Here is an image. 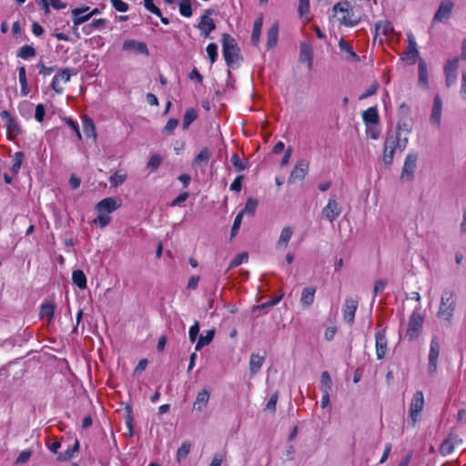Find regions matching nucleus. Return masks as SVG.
I'll list each match as a JSON object with an SVG mask.
<instances>
[{
	"instance_id": "a19ab883",
	"label": "nucleus",
	"mask_w": 466,
	"mask_h": 466,
	"mask_svg": "<svg viewBox=\"0 0 466 466\" xmlns=\"http://www.w3.org/2000/svg\"><path fill=\"white\" fill-rule=\"evenodd\" d=\"M191 443L188 441H185L182 442L181 446L178 448L177 451V460L181 461L186 459L190 451Z\"/></svg>"
},
{
	"instance_id": "f704fd0d",
	"label": "nucleus",
	"mask_w": 466,
	"mask_h": 466,
	"mask_svg": "<svg viewBox=\"0 0 466 466\" xmlns=\"http://www.w3.org/2000/svg\"><path fill=\"white\" fill-rule=\"evenodd\" d=\"M363 120L366 125L378 124L380 116L375 107H370L363 112Z\"/></svg>"
},
{
	"instance_id": "4be33fe9",
	"label": "nucleus",
	"mask_w": 466,
	"mask_h": 466,
	"mask_svg": "<svg viewBox=\"0 0 466 466\" xmlns=\"http://www.w3.org/2000/svg\"><path fill=\"white\" fill-rule=\"evenodd\" d=\"M89 9V6H86L82 8H75L72 10L74 27L78 26L90 19L88 14Z\"/></svg>"
},
{
	"instance_id": "7ed1b4c3",
	"label": "nucleus",
	"mask_w": 466,
	"mask_h": 466,
	"mask_svg": "<svg viewBox=\"0 0 466 466\" xmlns=\"http://www.w3.org/2000/svg\"><path fill=\"white\" fill-rule=\"evenodd\" d=\"M423 322L424 316L421 313V308L417 307L409 318L405 337L408 338L409 340L419 338L422 332Z\"/></svg>"
},
{
	"instance_id": "473e14b6",
	"label": "nucleus",
	"mask_w": 466,
	"mask_h": 466,
	"mask_svg": "<svg viewBox=\"0 0 466 466\" xmlns=\"http://www.w3.org/2000/svg\"><path fill=\"white\" fill-rule=\"evenodd\" d=\"M215 330L209 329L207 331L206 335H201L198 338V340L195 346V350L197 351L200 350L204 346L208 345L214 339Z\"/></svg>"
},
{
	"instance_id": "052dcab7",
	"label": "nucleus",
	"mask_w": 466,
	"mask_h": 466,
	"mask_svg": "<svg viewBox=\"0 0 466 466\" xmlns=\"http://www.w3.org/2000/svg\"><path fill=\"white\" fill-rule=\"evenodd\" d=\"M178 126V120L177 118H170L163 128V132L170 135Z\"/></svg>"
},
{
	"instance_id": "f257e3e1",
	"label": "nucleus",
	"mask_w": 466,
	"mask_h": 466,
	"mask_svg": "<svg viewBox=\"0 0 466 466\" xmlns=\"http://www.w3.org/2000/svg\"><path fill=\"white\" fill-rule=\"evenodd\" d=\"M457 303L458 297L454 290L451 289L442 290L436 316L443 322L445 327H451L452 325Z\"/></svg>"
},
{
	"instance_id": "338daca9",
	"label": "nucleus",
	"mask_w": 466,
	"mask_h": 466,
	"mask_svg": "<svg viewBox=\"0 0 466 466\" xmlns=\"http://www.w3.org/2000/svg\"><path fill=\"white\" fill-rule=\"evenodd\" d=\"M404 132L406 135L411 132V125L406 121H400L397 125V131L395 133Z\"/></svg>"
},
{
	"instance_id": "5701e85b",
	"label": "nucleus",
	"mask_w": 466,
	"mask_h": 466,
	"mask_svg": "<svg viewBox=\"0 0 466 466\" xmlns=\"http://www.w3.org/2000/svg\"><path fill=\"white\" fill-rule=\"evenodd\" d=\"M56 305L52 301H46L41 305L39 316L41 319H46L50 324L53 321Z\"/></svg>"
},
{
	"instance_id": "4c0bfd02",
	"label": "nucleus",
	"mask_w": 466,
	"mask_h": 466,
	"mask_svg": "<svg viewBox=\"0 0 466 466\" xmlns=\"http://www.w3.org/2000/svg\"><path fill=\"white\" fill-rule=\"evenodd\" d=\"M419 82L425 88H428V72L426 64L423 60H420L419 62Z\"/></svg>"
},
{
	"instance_id": "f8f14e48",
	"label": "nucleus",
	"mask_w": 466,
	"mask_h": 466,
	"mask_svg": "<svg viewBox=\"0 0 466 466\" xmlns=\"http://www.w3.org/2000/svg\"><path fill=\"white\" fill-rule=\"evenodd\" d=\"M122 49L127 52H134L145 56L149 55L148 48L144 42L137 41L134 39L126 40L123 43Z\"/></svg>"
},
{
	"instance_id": "9b49d317",
	"label": "nucleus",
	"mask_w": 466,
	"mask_h": 466,
	"mask_svg": "<svg viewBox=\"0 0 466 466\" xmlns=\"http://www.w3.org/2000/svg\"><path fill=\"white\" fill-rule=\"evenodd\" d=\"M309 173V163L303 159L299 160L294 166L289 182L293 183L296 180H303Z\"/></svg>"
},
{
	"instance_id": "6e6d98bb",
	"label": "nucleus",
	"mask_w": 466,
	"mask_h": 466,
	"mask_svg": "<svg viewBox=\"0 0 466 466\" xmlns=\"http://www.w3.org/2000/svg\"><path fill=\"white\" fill-rule=\"evenodd\" d=\"M31 455H32V451L30 450H25V451H21L19 456L15 460V464H17V465L25 464L29 461Z\"/></svg>"
},
{
	"instance_id": "4468645a",
	"label": "nucleus",
	"mask_w": 466,
	"mask_h": 466,
	"mask_svg": "<svg viewBox=\"0 0 466 466\" xmlns=\"http://www.w3.org/2000/svg\"><path fill=\"white\" fill-rule=\"evenodd\" d=\"M461 440L455 434H449L448 437L441 442L440 446V452L443 456L451 454L456 445L460 444Z\"/></svg>"
},
{
	"instance_id": "680f3d73",
	"label": "nucleus",
	"mask_w": 466,
	"mask_h": 466,
	"mask_svg": "<svg viewBox=\"0 0 466 466\" xmlns=\"http://www.w3.org/2000/svg\"><path fill=\"white\" fill-rule=\"evenodd\" d=\"M395 150L387 148L384 147L383 150V162L386 166H390L392 163Z\"/></svg>"
},
{
	"instance_id": "4d7b16f0",
	"label": "nucleus",
	"mask_w": 466,
	"mask_h": 466,
	"mask_svg": "<svg viewBox=\"0 0 466 466\" xmlns=\"http://www.w3.org/2000/svg\"><path fill=\"white\" fill-rule=\"evenodd\" d=\"M111 218L107 214L99 213V215L94 219V223L99 225L101 228H105L110 222Z\"/></svg>"
},
{
	"instance_id": "7c9ffc66",
	"label": "nucleus",
	"mask_w": 466,
	"mask_h": 466,
	"mask_svg": "<svg viewBox=\"0 0 466 466\" xmlns=\"http://www.w3.org/2000/svg\"><path fill=\"white\" fill-rule=\"evenodd\" d=\"M279 36V24L275 23L267 32V46L268 48H271L276 46Z\"/></svg>"
},
{
	"instance_id": "20e7f679",
	"label": "nucleus",
	"mask_w": 466,
	"mask_h": 466,
	"mask_svg": "<svg viewBox=\"0 0 466 466\" xmlns=\"http://www.w3.org/2000/svg\"><path fill=\"white\" fill-rule=\"evenodd\" d=\"M342 208L336 199L335 195H331L327 205L321 210V216L329 222L336 220L341 214Z\"/></svg>"
},
{
	"instance_id": "1a4fd4ad",
	"label": "nucleus",
	"mask_w": 466,
	"mask_h": 466,
	"mask_svg": "<svg viewBox=\"0 0 466 466\" xmlns=\"http://www.w3.org/2000/svg\"><path fill=\"white\" fill-rule=\"evenodd\" d=\"M441 114H442V101L439 95H436L433 99V105L430 115V122L436 128H441Z\"/></svg>"
},
{
	"instance_id": "bb28decb",
	"label": "nucleus",
	"mask_w": 466,
	"mask_h": 466,
	"mask_svg": "<svg viewBox=\"0 0 466 466\" xmlns=\"http://www.w3.org/2000/svg\"><path fill=\"white\" fill-rule=\"evenodd\" d=\"M0 117L5 122V126L9 133L16 134L18 132V125L8 111H2L0 113Z\"/></svg>"
},
{
	"instance_id": "a18cd8bd",
	"label": "nucleus",
	"mask_w": 466,
	"mask_h": 466,
	"mask_svg": "<svg viewBox=\"0 0 466 466\" xmlns=\"http://www.w3.org/2000/svg\"><path fill=\"white\" fill-rule=\"evenodd\" d=\"M257 207H258V200H256L252 198H249L246 202L245 208L239 213H242V216H244V214H248L250 216H253L256 211Z\"/></svg>"
},
{
	"instance_id": "412c9836",
	"label": "nucleus",
	"mask_w": 466,
	"mask_h": 466,
	"mask_svg": "<svg viewBox=\"0 0 466 466\" xmlns=\"http://www.w3.org/2000/svg\"><path fill=\"white\" fill-rule=\"evenodd\" d=\"M299 62L307 63L308 68L311 69L313 65V49L310 45L307 43L300 44L299 50Z\"/></svg>"
},
{
	"instance_id": "2eb2a0df",
	"label": "nucleus",
	"mask_w": 466,
	"mask_h": 466,
	"mask_svg": "<svg viewBox=\"0 0 466 466\" xmlns=\"http://www.w3.org/2000/svg\"><path fill=\"white\" fill-rule=\"evenodd\" d=\"M453 8V3L450 0H444L441 3L434 17V22H442L444 20H447L452 11Z\"/></svg>"
},
{
	"instance_id": "8fccbe9b",
	"label": "nucleus",
	"mask_w": 466,
	"mask_h": 466,
	"mask_svg": "<svg viewBox=\"0 0 466 466\" xmlns=\"http://www.w3.org/2000/svg\"><path fill=\"white\" fill-rule=\"evenodd\" d=\"M248 259V255L247 252H241L238 254L230 262L229 268H236L240 264L247 262Z\"/></svg>"
},
{
	"instance_id": "cd10ccee",
	"label": "nucleus",
	"mask_w": 466,
	"mask_h": 466,
	"mask_svg": "<svg viewBox=\"0 0 466 466\" xmlns=\"http://www.w3.org/2000/svg\"><path fill=\"white\" fill-rule=\"evenodd\" d=\"M264 360H265L264 356H260L256 353L251 354L250 360H249V371H250L251 375H255L260 370V369L264 363Z\"/></svg>"
},
{
	"instance_id": "2f4dec72",
	"label": "nucleus",
	"mask_w": 466,
	"mask_h": 466,
	"mask_svg": "<svg viewBox=\"0 0 466 466\" xmlns=\"http://www.w3.org/2000/svg\"><path fill=\"white\" fill-rule=\"evenodd\" d=\"M83 131L86 137H93L94 139H96V134L95 124L93 120L88 116H85L83 119Z\"/></svg>"
},
{
	"instance_id": "ea45409f",
	"label": "nucleus",
	"mask_w": 466,
	"mask_h": 466,
	"mask_svg": "<svg viewBox=\"0 0 466 466\" xmlns=\"http://www.w3.org/2000/svg\"><path fill=\"white\" fill-rule=\"evenodd\" d=\"M332 381L331 378L328 371H323L321 373V379H320V390L322 393L329 392L331 390Z\"/></svg>"
},
{
	"instance_id": "393cba45",
	"label": "nucleus",
	"mask_w": 466,
	"mask_h": 466,
	"mask_svg": "<svg viewBox=\"0 0 466 466\" xmlns=\"http://www.w3.org/2000/svg\"><path fill=\"white\" fill-rule=\"evenodd\" d=\"M316 288L307 287L302 289L300 303L303 308L310 307L315 299Z\"/></svg>"
},
{
	"instance_id": "e433bc0d",
	"label": "nucleus",
	"mask_w": 466,
	"mask_h": 466,
	"mask_svg": "<svg viewBox=\"0 0 466 466\" xmlns=\"http://www.w3.org/2000/svg\"><path fill=\"white\" fill-rule=\"evenodd\" d=\"M18 74H19V82L21 85V93L23 96H26L30 92V88L27 85L25 68L24 66L19 67Z\"/></svg>"
},
{
	"instance_id": "e2e57ef3",
	"label": "nucleus",
	"mask_w": 466,
	"mask_h": 466,
	"mask_svg": "<svg viewBox=\"0 0 466 466\" xmlns=\"http://www.w3.org/2000/svg\"><path fill=\"white\" fill-rule=\"evenodd\" d=\"M113 7L118 12H127L128 10V5L122 0H110Z\"/></svg>"
},
{
	"instance_id": "9d476101",
	"label": "nucleus",
	"mask_w": 466,
	"mask_h": 466,
	"mask_svg": "<svg viewBox=\"0 0 466 466\" xmlns=\"http://www.w3.org/2000/svg\"><path fill=\"white\" fill-rule=\"evenodd\" d=\"M359 299L357 298H346L343 306V319L350 325L354 323L355 313L358 308Z\"/></svg>"
},
{
	"instance_id": "3c124183",
	"label": "nucleus",
	"mask_w": 466,
	"mask_h": 466,
	"mask_svg": "<svg viewBox=\"0 0 466 466\" xmlns=\"http://www.w3.org/2000/svg\"><path fill=\"white\" fill-rule=\"evenodd\" d=\"M127 179V174L123 173H119V172H115V174L113 176H111L109 177V182L111 183L112 186L114 187H118L120 185H122Z\"/></svg>"
},
{
	"instance_id": "aec40b11",
	"label": "nucleus",
	"mask_w": 466,
	"mask_h": 466,
	"mask_svg": "<svg viewBox=\"0 0 466 466\" xmlns=\"http://www.w3.org/2000/svg\"><path fill=\"white\" fill-rule=\"evenodd\" d=\"M210 13L211 11L208 10L207 15L201 16L200 22L198 25L202 35H204L206 37H208L209 34L216 28L214 20L208 16Z\"/></svg>"
},
{
	"instance_id": "a211bd4d",
	"label": "nucleus",
	"mask_w": 466,
	"mask_h": 466,
	"mask_svg": "<svg viewBox=\"0 0 466 466\" xmlns=\"http://www.w3.org/2000/svg\"><path fill=\"white\" fill-rule=\"evenodd\" d=\"M376 339V355L378 360H381L387 353V339L384 330H377L375 334Z\"/></svg>"
},
{
	"instance_id": "c756f323",
	"label": "nucleus",
	"mask_w": 466,
	"mask_h": 466,
	"mask_svg": "<svg viewBox=\"0 0 466 466\" xmlns=\"http://www.w3.org/2000/svg\"><path fill=\"white\" fill-rule=\"evenodd\" d=\"M263 25V16L260 15L254 22L252 35H251V42L257 46L259 42L261 29Z\"/></svg>"
},
{
	"instance_id": "13d9d810",
	"label": "nucleus",
	"mask_w": 466,
	"mask_h": 466,
	"mask_svg": "<svg viewBox=\"0 0 466 466\" xmlns=\"http://www.w3.org/2000/svg\"><path fill=\"white\" fill-rule=\"evenodd\" d=\"M278 400H279V392L278 391H275L269 398L267 405H266V410L271 411L272 413L275 412L276 410V405H277V402H278Z\"/></svg>"
},
{
	"instance_id": "c9c22d12",
	"label": "nucleus",
	"mask_w": 466,
	"mask_h": 466,
	"mask_svg": "<svg viewBox=\"0 0 466 466\" xmlns=\"http://www.w3.org/2000/svg\"><path fill=\"white\" fill-rule=\"evenodd\" d=\"M349 8H350L349 2H340V3H338L335 5L334 11L345 14L342 16V22L347 25H353L356 24V22L352 23L351 21H347V15H349Z\"/></svg>"
},
{
	"instance_id": "0eeeda50",
	"label": "nucleus",
	"mask_w": 466,
	"mask_h": 466,
	"mask_svg": "<svg viewBox=\"0 0 466 466\" xmlns=\"http://www.w3.org/2000/svg\"><path fill=\"white\" fill-rule=\"evenodd\" d=\"M458 67L459 58L457 57L448 60L444 66L445 84L447 87H450L456 83Z\"/></svg>"
},
{
	"instance_id": "c85d7f7f",
	"label": "nucleus",
	"mask_w": 466,
	"mask_h": 466,
	"mask_svg": "<svg viewBox=\"0 0 466 466\" xmlns=\"http://www.w3.org/2000/svg\"><path fill=\"white\" fill-rule=\"evenodd\" d=\"M376 33L389 37L394 33V28L390 22L380 21L376 24Z\"/></svg>"
},
{
	"instance_id": "39448f33",
	"label": "nucleus",
	"mask_w": 466,
	"mask_h": 466,
	"mask_svg": "<svg viewBox=\"0 0 466 466\" xmlns=\"http://www.w3.org/2000/svg\"><path fill=\"white\" fill-rule=\"evenodd\" d=\"M417 154L410 153L407 155L400 174V179L402 181L410 182L413 179L414 172L417 167Z\"/></svg>"
},
{
	"instance_id": "6e6552de",
	"label": "nucleus",
	"mask_w": 466,
	"mask_h": 466,
	"mask_svg": "<svg viewBox=\"0 0 466 466\" xmlns=\"http://www.w3.org/2000/svg\"><path fill=\"white\" fill-rule=\"evenodd\" d=\"M424 407V396L422 391H416L412 397L410 405V416L413 420V423H416L420 413L422 411Z\"/></svg>"
},
{
	"instance_id": "f03ea898",
	"label": "nucleus",
	"mask_w": 466,
	"mask_h": 466,
	"mask_svg": "<svg viewBox=\"0 0 466 466\" xmlns=\"http://www.w3.org/2000/svg\"><path fill=\"white\" fill-rule=\"evenodd\" d=\"M223 56L228 66L238 63L241 57L236 40L228 34L222 35Z\"/></svg>"
},
{
	"instance_id": "423d86ee",
	"label": "nucleus",
	"mask_w": 466,
	"mask_h": 466,
	"mask_svg": "<svg viewBox=\"0 0 466 466\" xmlns=\"http://www.w3.org/2000/svg\"><path fill=\"white\" fill-rule=\"evenodd\" d=\"M441 345L439 338L433 336L431 340L430 352H429V364L428 370L431 374H434L438 367V358L440 355Z\"/></svg>"
},
{
	"instance_id": "b1692460",
	"label": "nucleus",
	"mask_w": 466,
	"mask_h": 466,
	"mask_svg": "<svg viewBox=\"0 0 466 466\" xmlns=\"http://www.w3.org/2000/svg\"><path fill=\"white\" fill-rule=\"evenodd\" d=\"M210 397L209 390L203 389L200 390L193 404V410L202 411L208 405Z\"/></svg>"
},
{
	"instance_id": "f3484780",
	"label": "nucleus",
	"mask_w": 466,
	"mask_h": 466,
	"mask_svg": "<svg viewBox=\"0 0 466 466\" xmlns=\"http://www.w3.org/2000/svg\"><path fill=\"white\" fill-rule=\"evenodd\" d=\"M419 51L417 49V44L411 34L408 35V48L404 55L403 59L410 65L415 64L416 59L419 57Z\"/></svg>"
},
{
	"instance_id": "6ab92c4d",
	"label": "nucleus",
	"mask_w": 466,
	"mask_h": 466,
	"mask_svg": "<svg viewBox=\"0 0 466 466\" xmlns=\"http://www.w3.org/2000/svg\"><path fill=\"white\" fill-rule=\"evenodd\" d=\"M71 77L70 70L68 68H65L61 70L57 75H56L51 83L52 89L56 91L57 94H62L64 88L59 86V81L61 80L64 83L69 82Z\"/></svg>"
},
{
	"instance_id": "49530a36",
	"label": "nucleus",
	"mask_w": 466,
	"mask_h": 466,
	"mask_svg": "<svg viewBox=\"0 0 466 466\" xmlns=\"http://www.w3.org/2000/svg\"><path fill=\"white\" fill-rule=\"evenodd\" d=\"M36 55L35 49L31 46H23L17 54V56L23 59H28L34 57Z\"/></svg>"
},
{
	"instance_id": "72a5a7b5",
	"label": "nucleus",
	"mask_w": 466,
	"mask_h": 466,
	"mask_svg": "<svg viewBox=\"0 0 466 466\" xmlns=\"http://www.w3.org/2000/svg\"><path fill=\"white\" fill-rule=\"evenodd\" d=\"M72 280L73 283L80 289H85L86 288V277L82 270H74L72 274Z\"/></svg>"
},
{
	"instance_id": "de8ad7c7",
	"label": "nucleus",
	"mask_w": 466,
	"mask_h": 466,
	"mask_svg": "<svg viewBox=\"0 0 466 466\" xmlns=\"http://www.w3.org/2000/svg\"><path fill=\"white\" fill-rule=\"evenodd\" d=\"M384 147L390 149L395 150L396 148H399L398 146V135H395L393 132H390L387 134Z\"/></svg>"
},
{
	"instance_id": "5fc2aeb1",
	"label": "nucleus",
	"mask_w": 466,
	"mask_h": 466,
	"mask_svg": "<svg viewBox=\"0 0 466 466\" xmlns=\"http://www.w3.org/2000/svg\"><path fill=\"white\" fill-rule=\"evenodd\" d=\"M161 162H162V157L159 155H153L147 162V167L151 171H155L158 168Z\"/></svg>"
},
{
	"instance_id": "37998d69",
	"label": "nucleus",
	"mask_w": 466,
	"mask_h": 466,
	"mask_svg": "<svg viewBox=\"0 0 466 466\" xmlns=\"http://www.w3.org/2000/svg\"><path fill=\"white\" fill-rule=\"evenodd\" d=\"M106 25V20L104 18L95 19L91 24L84 26L83 30L86 35L91 33V29H102Z\"/></svg>"
},
{
	"instance_id": "c03bdc74",
	"label": "nucleus",
	"mask_w": 466,
	"mask_h": 466,
	"mask_svg": "<svg viewBox=\"0 0 466 466\" xmlns=\"http://www.w3.org/2000/svg\"><path fill=\"white\" fill-rule=\"evenodd\" d=\"M211 157V153L208 147H203L194 159V165L207 163Z\"/></svg>"
},
{
	"instance_id": "09e8293b",
	"label": "nucleus",
	"mask_w": 466,
	"mask_h": 466,
	"mask_svg": "<svg viewBox=\"0 0 466 466\" xmlns=\"http://www.w3.org/2000/svg\"><path fill=\"white\" fill-rule=\"evenodd\" d=\"M179 12L185 17H190L193 14L190 0H180Z\"/></svg>"
},
{
	"instance_id": "774afa93",
	"label": "nucleus",
	"mask_w": 466,
	"mask_h": 466,
	"mask_svg": "<svg viewBox=\"0 0 466 466\" xmlns=\"http://www.w3.org/2000/svg\"><path fill=\"white\" fill-rule=\"evenodd\" d=\"M309 0H299V13L301 16L309 14Z\"/></svg>"
},
{
	"instance_id": "ddd939ff",
	"label": "nucleus",
	"mask_w": 466,
	"mask_h": 466,
	"mask_svg": "<svg viewBox=\"0 0 466 466\" xmlns=\"http://www.w3.org/2000/svg\"><path fill=\"white\" fill-rule=\"evenodd\" d=\"M119 207L120 201L118 199L114 198H106L96 204V209L99 213L108 214L116 210Z\"/></svg>"
},
{
	"instance_id": "603ef678",
	"label": "nucleus",
	"mask_w": 466,
	"mask_h": 466,
	"mask_svg": "<svg viewBox=\"0 0 466 466\" xmlns=\"http://www.w3.org/2000/svg\"><path fill=\"white\" fill-rule=\"evenodd\" d=\"M78 441H76L72 449H67L64 453H59L57 456L58 461H67L73 457V454L78 451Z\"/></svg>"
},
{
	"instance_id": "dca6fc26",
	"label": "nucleus",
	"mask_w": 466,
	"mask_h": 466,
	"mask_svg": "<svg viewBox=\"0 0 466 466\" xmlns=\"http://www.w3.org/2000/svg\"><path fill=\"white\" fill-rule=\"evenodd\" d=\"M339 48L343 53V58L348 62H359L360 56L355 53L353 50L352 46L344 40L343 38H340L339 41Z\"/></svg>"
},
{
	"instance_id": "bf43d9fd",
	"label": "nucleus",
	"mask_w": 466,
	"mask_h": 466,
	"mask_svg": "<svg viewBox=\"0 0 466 466\" xmlns=\"http://www.w3.org/2000/svg\"><path fill=\"white\" fill-rule=\"evenodd\" d=\"M207 53L211 63H214L218 57V46L215 43H210L207 46Z\"/></svg>"
},
{
	"instance_id": "69168bd1",
	"label": "nucleus",
	"mask_w": 466,
	"mask_h": 466,
	"mask_svg": "<svg viewBox=\"0 0 466 466\" xmlns=\"http://www.w3.org/2000/svg\"><path fill=\"white\" fill-rule=\"evenodd\" d=\"M144 5L147 10L157 16H161V11L157 6L154 5L153 0H144Z\"/></svg>"
},
{
	"instance_id": "0e129e2a",
	"label": "nucleus",
	"mask_w": 466,
	"mask_h": 466,
	"mask_svg": "<svg viewBox=\"0 0 466 466\" xmlns=\"http://www.w3.org/2000/svg\"><path fill=\"white\" fill-rule=\"evenodd\" d=\"M198 332H199V324L198 321H196L194 323V325H192L190 328H189V331H188V337H189V340L193 343L196 341L197 338H198Z\"/></svg>"
},
{
	"instance_id": "58836bf2",
	"label": "nucleus",
	"mask_w": 466,
	"mask_h": 466,
	"mask_svg": "<svg viewBox=\"0 0 466 466\" xmlns=\"http://www.w3.org/2000/svg\"><path fill=\"white\" fill-rule=\"evenodd\" d=\"M197 112L194 108H187L183 116V128L187 129L197 119Z\"/></svg>"
},
{
	"instance_id": "864d4df0",
	"label": "nucleus",
	"mask_w": 466,
	"mask_h": 466,
	"mask_svg": "<svg viewBox=\"0 0 466 466\" xmlns=\"http://www.w3.org/2000/svg\"><path fill=\"white\" fill-rule=\"evenodd\" d=\"M230 161L237 171H243L246 167V162L241 160L237 154H233L231 156Z\"/></svg>"
},
{
	"instance_id": "a878e982",
	"label": "nucleus",
	"mask_w": 466,
	"mask_h": 466,
	"mask_svg": "<svg viewBox=\"0 0 466 466\" xmlns=\"http://www.w3.org/2000/svg\"><path fill=\"white\" fill-rule=\"evenodd\" d=\"M293 235V229L290 227H285L282 228L279 240L277 241L276 248L284 249L288 247V244Z\"/></svg>"
},
{
	"instance_id": "79ce46f5",
	"label": "nucleus",
	"mask_w": 466,
	"mask_h": 466,
	"mask_svg": "<svg viewBox=\"0 0 466 466\" xmlns=\"http://www.w3.org/2000/svg\"><path fill=\"white\" fill-rule=\"evenodd\" d=\"M24 157H25V155H24L23 152L18 151V152L15 153V155L13 157V165H12V167H11V171L15 175L19 172V169H20L21 165L23 163Z\"/></svg>"
}]
</instances>
